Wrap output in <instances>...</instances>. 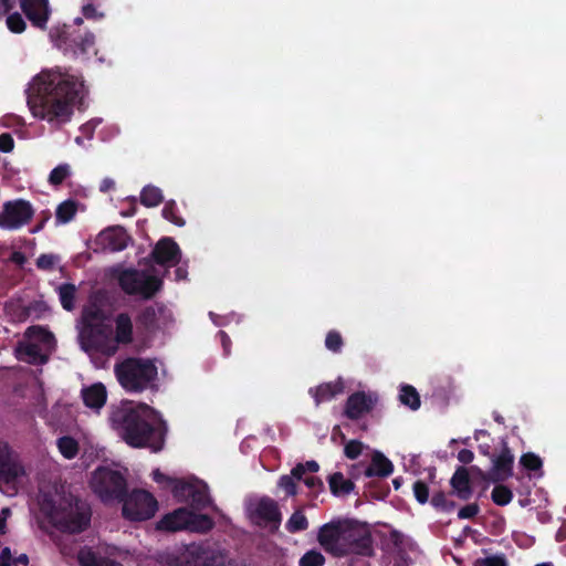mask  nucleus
<instances>
[{"mask_svg":"<svg viewBox=\"0 0 566 566\" xmlns=\"http://www.w3.org/2000/svg\"><path fill=\"white\" fill-rule=\"evenodd\" d=\"M83 82L56 72H41L27 90V102L33 116L49 123H66L83 91Z\"/></svg>","mask_w":566,"mask_h":566,"instance_id":"obj_1","label":"nucleus"},{"mask_svg":"<svg viewBox=\"0 0 566 566\" xmlns=\"http://www.w3.org/2000/svg\"><path fill=\"white\" fill-rule=\"evenodd\" d=\"M111 422L122 439L133 448L159 452L168 431L161 415L146 403L123 402L111 413Z\"/></svg>","mask_w":566,"mask_h":566,"instance_id":"obj_2","label":"nucleus"},{"mask_svg":"<svg viewBox=\"0 0 566 566\" xmlns=\"http://www.w3.org/2000/svg\"><path fill=\"white\" fill-rule=\"evenodd\" d=\"M316 539L324 552L336 558L374 555L370 532L355 520L336 518L323 524L317 531Z\"/></svg>","mask_w":566,"mask_h":566,"instance_id":"obj_3","label":"nucleus"},{"mask_svg":"<svg viewBox=\"0 0 566 566\" xmlns=\"http://www.w3.org/2000/svg\"><path fill=\"white\" fill-rule=\"evenodd\" d=\"M49 522L60 532L80 534L91 525L92 509L83 499L67 494L63 495L49 515Z\"/></svg>","mask_w":566,"mask_h":566,"instance_id":"obj_4","label":"nucleus"},{"mask_svg":"<svg viewBox=\"0 0 566 566\" xmlns=\"http://www.w3.org/2000/svg\"><path fill=\"white\" fill-rule=\"evenodd\" d=\"M83 18H75L73 24L55 25L50 30V39L55 48L72 59L87 60L91 53L96 54L95 35L91 31H82Z\"/></svg>","mask_w":566,"mask_h":566,"instance_id":"obj_5","label":"nucleus"},{"mask_svg":"<svg viewBox=\"0 0 566 566\" xmlns=\"http://www.w3.org/2000/svg\"><path fill=\"white\" fill-rule=\"evenodd\" d=\"M114 374L126 392L140 394L155 386L158 369L150 359L127 357L115 364Z\"/></svg>","mask_w":566,"mask_h":566,"instance_id":"obj_6","label":"nucleus"},{"mask_svg":"<svg viewBox=\"0 0 566 566\" xmlns=\"http://www.w3.org/2000/svg\"><path fill=\"white\" fill-rule=\"evenodd\" d=\"M169 566H229L226 549L209 542L190 543L176 547L167 556Z\"/></svg>","mask_w":566,"mask_h":566,"instance_id":"obj_7","label":"nucleus"},{"mask_svg":"<svg viewBox=\"0 0 566 566\" xmlns=\"http://www.w3.org/2000/svg\"><path fill=\"white\" fill-rule=\"evenodd\" d=\"M78 342L86 354L98 353L113 356L117 352L116 342L113 339V327L108 321L82 326Z\"/></svg>","mask_w":566,"mask_h":566,"instance_id":"obj_8","label":"nucleus"},{"mask_svg":"<svg viewBox=\"0 0 566 566\" xmlns=\"http://www.w3.org/2000/svg\"><path fill=\"white\" fill-rule=\"evenodd\" d=\"M91 486L104 503L118 502L127 496L125 476L119 471L106 467H99L94 471Z\"/></svg>","mask_w":566,"mask_h":566,"instance_id":"obj_9","label":"nucleus"},{"mask_svg":"<svg viewBox=\"0 0 566 566\" xmlns=\"http://www.w3.org/2000/svg\"><path fill=\"white\" fill-rule=\"evenodd\" d=\"M118 284L127 295L150 300L161 290L163 280L144 271L127 269L118 275Z\"/></svg>","mask_w":566,"mask_h":566,"instance_id":"obj_10","label":"nucleus"},{"mask_svg":"<svg viewBox=\"0 0 566 566\" xmlns=\"http://www.w3.org/2000/svg\"><path fill=\"white\" fill-rule=\"evenodd\" d=\"M123 504L122 514L130 521H146L151 518L158 503L154 495L145 490H134L124 500L118 501Z\"/></svg>","mask_w":566,"mask_h":566,"instance_id":"obj_11","label":"nucleus"},{"mask_svg":"<svg viewBox=\"0 0 566 566\" xmlns=\"http://www.w3.org/2000/svg\"><path fill=\"white\" fill-rule=\"evenodd\" d=\"M24 475L25 469L19 454L0 440V485L17 491L18 481Z\"/></svg>","mask_w":566,"mask_h":566,"instance_id":"obj_12","label":"nucleus"},{"mask_svg":"<svg viewBox=\"0 0 566 566\" xmlns=\"http://www.w3.org/2000/svg\"><path fill=\"white\" fill-rule=\"evenodd\" d=\"M33 214V207L28 200L7 201L0 212V228L6 230L20 229L31 221Z\"/></svg>","mask_w":566,"mask_h":566,"instance_id":"obj_13","label":"nucleus"},{"mask_svg":"<svg viewBox=\"0 0 566 566\" xmlns=\"http://www.w3.org/2000/svg\"><path fill=\"white\" fill-rule=\"evenodd\" d=\"M172 494L181 502L190 503L191 507L201 511L212 505L208 485L203 482H188L181 480L174 486Z\"/></svg>","mask_w":566,"mask_h":566,"instance_id":"obj_14","label":"nucleus"},{"mask_svg":"<svg viewBox=\"0 0 566 566\" xmlns=\"http://www.w3.org/2000/svg\"><path fill=\"white\" fill-rule=\"evenodd\" d=\"M492 468L488 473H484L476 467H472L483 480H490L494 483L503 482L512 476L514 455L512 454L507 443H503L501 453L492 459Z\"/></svg>","mask_w":566,"mask_h":566,"instance_id":"obj_15","label":"nucleus"},{"mask_svg":"<svg viewBox=\"0 0 566 566\" xmlns=\"http://www.w3.org/2000/svg\"><path fill=\"white\" fill-rule=\"evenodd\" d=\"M377 403V397L370 392L355 391L348 396L345 407L344 416L349 420H358L364 415L373 411Z\"/></svg>","mask_w":566,"mask_h":566,"instance_id":"obj_16","label":"nucleus"},{"mask_svg":"<svg viewBox=\"0 0 566 566\" xmlns=\"http://www.w3.org/2000/svg\"><path fill=\"white\" fill-rule=\"evenodd\" d=\"M150 255L158 265L175 266L180 261L181 251L172 238L164 237L156 243Z\"/></svg>","mask_w":566,"mask_h":566,"instance_id":"obj_17","label":"nucleus"},{"mask_svg":"<svg viewBox=\"0 0 566 566\" xmlns=\"http://www.w3.org/2000/svg\"><path fill=\"white\" fill-rule=\"evenodd\" d=\"M20 8L34 28L46 29L51 15L49 0H20Z\"/></svg>","mask_w":566,"mask_h":566,"instance_id":"obj_18","label":"nucleus"},{"mask_svg":"<svg viewBox=\"0 0 566 566\" xmlns=\"http://www.w3.org/2000/svg\"><path fill=\"white\" fill-rule=\"evenodd\" d=\"M252 518H255V523L258 525H271L273 524L275 528L279 527L282 514L280 512L277 503L268 496H264L259 500L255 504V507L251 512Z\"/></svg>","mask_w":566,"mask_h":566,"instance_id":"obj_19","label":"nucleus"},{"mask_svg":"<svg viewBox=\"0 0 566 566\" xmlns=\"http://www.w3.org/2000/svg\"><path fill=\"white\" fill-rule=\"evenodd\" d=\"M97 240L105 249L123 251L127 248L130 237L123 227L117 226L102 231Z\"/></svg>","mask_w":566,"mask_h":566,"instance_id":"obj_20","label":"nucleus"},{"mask_svg":"<svg viewBox=\"0 0 566 566\" xmlns=\"http://www.w3.org/2000/svg\"><path fill=\"white\" fill-rule=\"evenodd\" d=\"M167 311L163 303H155L144 307L136 316V324L138 328L153 333L158 328V319Z\"/></svg>","mask_w":566,"mask_h":566,"instance_id":"obj_21","label":"nucleus"},{"mask_svg":"<svg viewBox=\"0 0 566 566\" xmlns=\"http://www.w3.org/2000/svg\"><path fill=\"white\" fill-rule=\"evenodd\" d=\"M344 391L345 382L340 377L335 381L323 382L308 389V394L314 399L316 406H319L326 401H331L338 395H342Z\"/></svg>","mask_w":566,"mask_h":566,"instance_id":"obj_22","label":"nucleus"},{"mask_svg":"<svg viewBox=\"0 0 566 566\" xmlns=\"http://www.w3.org/2000/svg\"><path fill=\"white\" fill-rule=\"evenodd\" d=\"M450 485L454 494L462 501H468L472 497L473 490L469 474V470L465 467H458L454 471Z\"/></svg>","mask_w":566,"mask_h":566,"instance_id":"obj_23","label":"nucleus"},{"mask_svg":"<svg viewBox=\"0 0 566 566\" xmlns=\"http://www.w3.org/2000/svg\"><path fill=\"white\" fill-rule=\"evenodd\" d=\"M189 510L180 507L166 514L158 523L157 528L167 532L188 530Z\"/></svg>","mask_w":566,"mask_h":566,"instance_id":"obj_24","label":"nucleus"},{"mask_svg":"<svg viewBox=\"0 0 566 566\" xmlns=\"http://www.w3.org/2000/svg\"><path fill=\"white\" fill-rule=\"evenodd\" d=\"M81 397L87 408L99 410L107 400L106 387L102 382L84 387L81 390Z\"/></svg>","mask_w":566,"mask_h":566,"instance_id":"obj_25","label":"nucleus"},{"mask_svg":"<svg viewBox=\"0 0 566 566\" xmlns=\"http://www.w3.org/2000/svg\"><path fill=\"white\" fill-rule=\"evenodd\" d=\"M113 339L116 346L119 344L128 345L133 342V322L127 313H119L115 317V332L113 331Z\"/></svg>","mask_w":566,"mask_h":566,"instance_id":"obj_26","label":"nucleus"},{"mask_svg":"<svg viewBox=\"0 0 566 566\" xmlns=\"http://www.w3.org/2000/svg\"><path fill=\"white\" fill-rule=\"evenodd\" d=\"M15 357L31 365L48 361V357L41 353L39 345L33 343H19L15 348Z\"/></svg>","mask_w":566,"mask_h":566,"instance_id":"obj_27","label":"nucleus"},{"mask_svg":"<svg viewBox=\"0 0 566 566\" xmlns=\"http://www.w3.org/2000/svg\"><path fill=\"white\" fill-rule=\"evenodd\" d=\"M394 471L392 462L380 452H375L370 464L365 470V476L386 478Z\"/></svg>","mask_w":566,"mask_h":566,"instance_id":"obj_28","label":"nucleus"},{"mask_svg":"<svg viewBox=\"0 0 566 566\" xmlns=\"http://www.w3.org/2000/svg\"><path fill=\"white\" fill-rule=\"evenodd\" d=\"M105 321H108V316L96 300H91L90 303L83 307L81 315L82 326Z\"/></svg>","mask_w":566,"mask_h":566,"instance_id":"obj_29","label":"nucleus"},{"mask_svg":"<svg viewBox=\"0 0 566 566\" xmlns=\"http://www.w3.org/2000/svg\"><path fill=\"white\" fill-rule=\"evenodd\" d=\"M77 560L81 566H123L120 563L98 557L92 549L84 548L78 552Z\"/></svg>","mask_w":566,"mask_h":566,"instance_id":"obj_30","label":"nucleus"},{"mask_svg":"<svg viewBox=\"0 0 566 566\" xmlns=\"http://www.w3.org/2000/svg\"><path fill=\"white\" fill-rule=\"evenodd\" d=\"M328 484L331 492L336 496L349 494L355 488L354 482L345 479L342 472L331 474L328 476Z\"/></svg>","mask_w":566,"mask_h":566,"instance_id":"obj_31","label":"nucleus"},{"mask_svg":"<svg viewBox=\"0 0 566 566\" xmlns=\"http://www.w3.org/2000/svg\"><path fill=\"white\" fill-rule=\"evenodd\" d=\"M214 527V521L211 516L201 513H195L189 510L188 530L197 533H208Z\"/></svg>","mask_w":566,"mask_h":566,"instance_id":"obj_32","label":"nucleus"},{"mask_svg":"<svg viewBox=\"0 0 566 566\" xmlns=\"http://www.w3.org/2000/svg\"><path fill=\"white\" fill-rule=\"evenodd\" d=\"M77 211V202L73 199H67L61 202L55 210V219L57 223L70 222Z\"/></svg>","mask_w":566,"mask_h":566,"instance_id":"obj_33","label":"nucleus"},{"mask_svg":"<svg viewBox=\"0 0 566 566\" xmlns=\"http://www.w3.org/2000/svg\"><path fill=\"white\" fill-rule=\"evenodd\" d=\"M399 400L402 405L409 407L411 410H418L421 405L420 396L416 388L411 385L401 386Z\"/></svg>","mask_w":566,"mask_h":566,"instance_id":"obj_34","label":"nucleus"},{"mask_svg":"<svg viewBox=\"0 0 566 566\" xmlns=\"http://www.w3.org/2000/svg\"><path fill=\"white\" fill-rule=\"evenodd\" d=\"M76 287L72 283H63L59 286V297L65 311H73L75 307Z\"/></svg>","mask_w":566,"mask_h":566,"instance_id":"obj_35","label":"nucleus"},{"mask_svg":"<svg viewBox=\"0 0 566 566\" xmlns=\"http://www.w3.org/2000/svg\"><path fill=\"white\" fill-rule=\"evenodd\" d=\"M164 196L158 187L148 185L140 192V203L145 207H156L161 203Z\"/></svg>","mask_w":566,"mask_h":566,"instance_id":"obj_36","label":"nucleus"},{"mask_svg":"<svg viewBox=\"0 0 566 566\" xmlns=\"http://www.w3.org/2000/svg\"><path fill=\"white\" fill-rule=\"evenodd\" d=\"M56 446L61 454L67 460L74 459L80 450L78 442L70 436L59 438Z\"/></svg>","mask_w":566,"mask_h":566,"instance_id":"obj_37","label":"nucleus"},{"mask_svg":"<svg viewBox=\"0 0 566 566\" xmlns=\"http://www.w3.org/2000/svg\"><path fill=\"white\" fill-rule=\"evenodd\" d=\"M290 533H298L308 528V521L302 511H295L285 524Z\"/></svg>","mask_w":566,"mask_h":566,"instance_id":"obj_38","label":"nucleus"},{"mask_svg":"<svg viewBox=\"0 0 566 566\" xmlns=\"http://www.w3.org/2000/svg\"><path fill=\"white\" fill-rule=\"evenodd\" d=\"M492 501L499 506H505L513 500V492L503 484H497L491 493Z\"/></svg>","mask_w":566,"mask_h":566,"instance_id":"obj_39","label":"nucleus"},{"mask_svg":"<svg viewBox=\"0 0 566 566\" xmlns=\"http://www.w3.org/2000/svg\"><path fill=\"white\" fill-rule=\"evenodd\" d=\"M71 176V167L69 164H60L53 168L49 175L48 181L52 186L62 185L66 178Z\"/></svg>","mask_w":566,"mask_h":566,"instance_id":"obj_40","label":"nucleus"},{"mask_svg":"<svg viewBox=\"0 0 566 566\" xmlns=\"http://www.w3.org/2000/svg\"><path fill=\"white\" fill-rule=\"evenodd\" d=\"M163 217L177 227H184L185 220L178 216V208L175 201H168L163 208Z\"/></svg>","mask_w":566,"mask_h":566,"instance_id":"obj_41","label":"nucleus"},{"mask_svg":"<svg viewBox=\"0 0 566 566\" xmlns=\"http://www.w3.org/2000/svg\"><path fill=\"white\" fill-rule=\"evenodd\" d=\"M325 560L321 552L310 549L300 558L298 566H324Z\"/></svg>","mask_w":566,"mask_h":566,"instance_id":"obj_42","label":"nucleus"},{"mask_svg":"<svg viewBox=\"0 0 566 566\" xmlns=\"http://www.w3.org/2000/svg\"><path fill=\"white\" fill-rule=\"evenodd\" d=\"M520 463L524 469L528 471H537L543 467L542 459L533 452H526L522 454Z\"/></svg>","mask_w":566,"mask_h":566,"instance_id":"obj_43","label":"nucleus"},{"mask_svg":"<svg viewBox=\"0 0 566 566\" xmlns=\"http://www.w3.org/2000/svg\"><path fill=\"white\" fill-rule=\"evenodd\" d=\"M7 27L13 33H22L27 28V23L19 12H13L7 17Z\"/></svg>","mask_w":566,"mask_h":566,"instance_id":"obj_44","label":"nucleus"},{"mask_svg":"<svg viewBox=\"0 0 566 566\" xmlns=\"http://www.w3.org/2000/svg\"><path fill=\"white\" fill-rule=\"evenodd\" d=\"M344 345L343 337L337 331H329L325 338V346L333 353H339Z\"/></svg>","mask_w":566,"mask_h":566,"instance_id":"obj_45","label":"nucleus"},{"mask_svg":"<svg viewBox=\"0 0 566 566\" xmlns=\"http://www.w3.org/2000/svg\"><path fill=\"white\" fill-rule=\"evenodd\" d=\"M412 491L416 500L420 504H426L429 500V486L422 480H417L412 485Z\"/></svg>","mask_w":566,"mask_h":566,"instance_id":"obj_46","label":"nucleus"},{"mask_svg":"<svg viewBox=\"0 0 566 566\" xmlns=\"http://www.w3.org/2000/svg\"><path fill=\"white\" fill-rule=\"evenodd\" d=\"M59 261V256L54 254H40L36 259V268L42 271H52L56 262Z\"/></svg>","mask_w":566,"mask_h":566,"instance_id":"obj_47","label":"nucleus"},{"mask_svg":"<svg viewBox=\"0 0 566 566\" xmlns=\"http://www.w3.org/2000/svg\"><path fill=\"white\" fill-rule=\"evenodd\" d=\"M363 443L359 440H350L345 444L344 454L350 460L357 459L363 452Z\"/></svg>","mask_w":566,"mask_h":566,"instance_id":"obj_48","label":"nucleus"},{"mask_svg":"<svg viewBox=\"0 0 566 566\" xmlns=\"http://www.w3.org/2000/svg\"><path fill=\"white\" fill-rule=\"evenodd\" d=\"M81 12L83 17L87 20L99 21L105 17L104 12L98 11L93 3L84 4L81 9Z\"/></svg>","mask_w":566,"mask_h":566,"instance_id":"obj_49","label":"nucleus"},{"mask_svg":"<svg viewBox=\"0 0 566 566\" xmlns=\"http://www.w3.org/2000/svg\"><path fill=\"white\" fill-rule=\"evenodd\" d=\"M279 486L285 491L287 496H294L297 493L296 484L291 475H282L279 480Z\"/></svg>","mask_w":566,"mask_h":566,"instance_id":"obj_50","label":"nucleus"},{"mask_svg":"<svg viewBox=\"0 0 566 566\" xmlns=\"http://www.w3.org/2000/svg\"><path fill=\"white\" fill-rule=\"evenodd\" d=\"M480 512V506L478 503H470L461 507L458 512V517L460 520H469L475 517Z\"/></svg>","mask_w":566,"mask_h":566,"instance_id":"obj_51","label":"nucleus"},{"mask_svg":"<svg viewBox=\"0 0 566 566\" xmlns=\"http://www.w3.org/2000/svg\"><path fill=\"white\" fill-rule=\"evenodd\" d=\"M478 563H480L483 566H507V560L503 554L499 555H492L489 557H485L483 559H479Z\"/></svg>","mask_w":566,"mask_h":566,"instance_id":"obj_52","label":"nucleus"},{"mask_svg":"<svg viewBox=\"0 0 566 566\" xmlns=\"http://www.w3.org/2000/svg\"><path fill=\"white\" fill-rule=\"evenodd\" d=\"M153 479H154V481H156L159 484L165 483V484L171 486V491L174 490V486L176 485L177 482H181V480L174 479V478H170V476L164 474L159 469H156L153 471Z\"/></svg>","mask_w":566,"mask_h":566,"instance_id":"obj_53","label":"nucleus"},{"mask_svg":"<svg viewBox=\"0 0 566 566\" xmlns=\"http://www.w3.org/2000/svg\"><path fill=\"white\" fill-rule=\"evenodd\" d=\"M14 148V139L9 133L0 135V151L10 153Z\"/></svg>","mask_w":566,"mask_h":566,"instance_id":"obj_54","label":"nucleus"},{"mask_svg":"<svg viewBox=\"0 0 566 566\" xmlns=\"http://www.w3.org/2000/svg\"><path fill=\"white\" fill-rule=\"evenodd\" d=\"M447 501L448 499L442 491L434 493L431 497V504L437 510H442Z\"/></svg>","mask_w":566,"mask_h":566,"instance_id":"obj_55","label":"nucleus"},{"mask_svg":"<svg viewBox=\"0 0 566 566\" xmlns=\"http://www.w3.org/2000/svg\"><path fill=\"white\" fill-rule=\"evenodd\" d=\"M44 334H46V331L39 325L30 326L25 331V337L28 338H41Z\"/></svg>","mask_w":566,"mask_h":566,"instance_id":"obj_56","label":"nucleus"},{"mask_svg":"<svg viewBox=\"0 0 566 566\" xmlns=\"http://www.w3.org/2000/svg\"><path fill=\"white\" fill-rule=\"evenodd\" d=\"M13 557L9 547L2 548L0 553V566H12Z\"/></svg>","mask_w":566,"mask_h":566,"instance_id":"obj_57","label":"nucleus"},{"mask_svg":"<svg viewBox=\"0 0 566 566\" xmlns=\"http://www.w3.org/2000/svg\"><path fill=\"white\" fill-rule=\"evenodd\" d=\"M474 454L469 449H462L458 453V460L463 464H469L473 461Z\"/></svg>","mask_w":566,"mask_h":566,"instance_id":"obj_58","label":"nucleus"},{"mask_svg":"<svg viewBox=\"0 0 566 566\" xmlns=\"http://www.w3.org/2000/svg\"><path fill=\"white\" fill-rule=\"evenodd\" d=\"M305 472H306L305 465L303 463H297L291 470V476H293L294 480H298V481L303 480L304 481L305 478H303V476H304Z\"/></svg>","mask_w":566,"mask_h":566,"instance_id":"obj_59","label":"nucleus"},{"mask_svg":"<svg viewBox=\"0 0 566 566\" xmlns=\"http://www.w3.org/2000/svg\"><path fill=\"white\" fill-rule=\"evenodd\" d=\"M15 0H0V18L9 14L10 11L14 8Z\"/></svg>","mask_w":566,"mask_h":566,"instance_id":"obj_60","label":"nucleus"},{"mask_svg":"<svg viewBox=\"0 0 566 566\" xmlns=\"http://www.w3.org/2000/svg\"><path fill=\"white\" fill-rule=\"evenodd\" d=\"M9 260L18 266H23L27 262L25 255L20 251H13Z\"/></svg>","mask_w":566,"mask_h":566,"instance_id":"obj_61","label":"nucleus"},{"mask_svg":"<svg viewBox=\"0 0 566 566\" xmlns=\"http://www.w3.org/2000/svg\"><path fill=\"white\" fill-rule=\"evenodd\" d=\"M304 483L310 489H316V488L322 489L323 488V482L317 476H307L304 479Z\"/></svg>","mask_w":566,"mask_h":566,"instance_id":"obj_62","label":"nucleus"},{"mask_svg":"<svg viewBox=\"0 0 566 566\" xmlns=\"http://www.w3.org/2000/svg\"><path fill=\"white\" fill-rule=\"evenodd\" d=\"M389 493V488L386 485L385 488L376 491H369V494L373 499L384 500Z\"/></svg>","mask_w":566,"mask_h":566,"instance_id":"obj_63","label":"nucleus"},{"mask_svg":"<svg viewBox=\"0 0 566 566\" xmlns=\"http://www.w3.org/2000/svg\"><path fill=\"white\" fill-rule=\"evenodd\" d=\"M114 187H115L114 180L111 179V178H105V179L102 180V182L99 185V190L102 192H107L111 189H113Z\"/></svg>","mask_w":566,"mask_h":566,"instance_id":"obj_64","label":"nucleus"}]
</instances>
